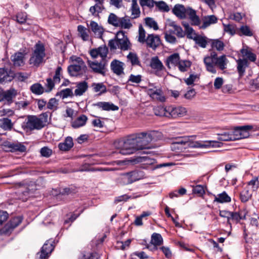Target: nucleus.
Segmentation results:
<instances>
[{"label": "nucleus", "mask_w": 259, "mask_h": 259, "mask_svg": "<svg viewBox=\"0 0 259 259\" xmlns=\"http://www.w3.org/2000/svg\"><path fill=\"white\" fill-rule=\"evenodd\" d=\"M162 133L157 131H151L148 132L137 133L134 136L138 150L149 149L152 148L150 144L152 141H156L162 138Z\"/></svg>", "instance_id": "f257e3e1"}, {"label": "nucleus", "mask_w": 259, "mask_h": 259, "mask_svg": "<svg viewBox=\"0 0 259 259\" xmlns=\"http://www.w3.org/2000/svg\"><path fill=\"white\" fill-rule=\"evenodd\" d=\"M206 70L211 73H217L215 66L222 70L227 68L228 60L225 55L218 57L217 53L212 51L209 55L205 57L203 59Z\"/></svg>", "instance_id": "f03ea898"}, {"label": "nucleus", "mask_w": 259, "mask_h": 259, "mask_svg": "<svg viewBox=\"0 0 259 259\" xmlns=\"http://www.w3.org/2000/svg\"><path fill=\"white\" fill-rule=\"evenodd\" d=\"M46 57L45 48L40 41L37 42L34 46L33 51L29 60L30 65L38 67L45 62Z\"/></svg>", "instance_id": "7ed1b4c3"}, {"label": "nucleus", "mask_w": 259, "mask_h": 259, "mask_svg": "<svg viewBox=\"0 0 259 259\" xmlns=\"http://www.w3.org/2000/svg\"><path fill=\"white\" fill-rule=\"evenodd\" d=\"M25 128L30 130H40L44 127L48 121V114L47 112L41 114L39 117L29 115L26 120Z\"/></svg>", "instance_id": "20e7f679"}, {"label": "nucleus", "mask_w": 259, "mask_h": 259, "mask_svg": "<svg viewBox=\"0 0 259 259\" xmlns=\"http://www.w3.org/2000/svg\"><path fill=\"white\" fill-rule=\"evenodd\" d=\"M114 146L118 150V152L122 155H130L138 151L134 137L116 141Z\"/></svg>", "instance_id": "39448f33"}, {"label": "nucleus", "mask_w": 259, "mask_h": 259, "mask_svg": "<svg viewBox=\"0 0 259 259\" xmlns=\"http://www.w3.org/2000/svg\"><path fill=\"white\" fill-rule=\"evenodd\" d=\"M108 22L114 27L124 29H130L132 24L130 19L127 17H119L114 13H110L108 16Z\"/></svg>", "instance_id": "423d86ee"}, {"label": "nucleus", "mask_w": 259, "mask_h": 259, "mask_svg": "<svg viewBox=\"0 0 259 259\" xmlns=\"http://www.w3.org/2000/svg\"><path fill=\"white\" fill-rule=\"evenodd\" d=\"M189 137L188 142L186 144V146L194 148L208 149L210 148L220 147L222 143L217 141H190Z\"/></svg>", "instance_id": "0eeeda50"}, {"label": "nucleus", "mask_w": 259, "mask_h": 259, "mask_svg": "<svg viewBox=\"0 0 259 259\" xmlns=\"http://www.w3.org/2000/svg\"><path fill=\"white\" fill-rule=\"evenodd\" d=\"M88 64L89 67L92 69V72L103 76L105 75L107 71L106 66L107 65L106 59H102V60L100 62L88 60Z\"/></svg>", "instance_id": "6e6552de"}, {"label": "nucleus", "mask_w": 259, "mask_h": 259, "mask_svg": "<svg viewBox=\"0 0 259 259\" xmlns=\"http://www.w3.org/2000/svg\"><path fill=\"white\" fill-rule=\"evenodd\" d=\"M22 221V218L21 217H16L12 218L0 230V234L10 235L14 229L21 223Z\"/></svg>", "instance_id": "1a4fd4ad"}, {"label": "nucleus", "mask_w": 259, "mask_h": 259, "mask_svg": "<svg viewBox=\"0 0 259 259\" xmlns=\"http://www.w3.org/2000/svg\"><path fill=\"white\" fill-rule=\"evenodd\" d=\"M166 29L165 31L176 34L178 37H183L185 36L182 28L175 21L168 20L166 24Z\"/></svg>", "instance_id": "9d476101"}, {"label": "nucleus", "mask_w": 259, "mask_h": 259, "mask_svg": "<svg viewBox=\"0 0 259 259\" xmlns=\"http://www.w3.org/2000/svg\"><path fill=\"white\" fill-rule=\"evenodd\" d=\"M252 129L253 126L251 125L236 127L233 132L235 140L248 137L249 136V131Z\"/></svg>", "instance_id": "9b49d317"}, {"label": "nucleus", "mask_w": 259, "mask_h": 259, "mask_svg": "<svg viewBox=\"0 0 259 259\" xmlns=\"http://www.w3.org/2000/svg\"><path fill=\"white\" fill-rule=\"evenodd\" d=\"M147 93L150 97L154 100L160 102H164L165 101V98L162 90L152 84L149 85Z\"/></svg>", "instance_id": "f8f14e48"}, {"label": "nucleus", "mask_w": 259, "mask_h": 259, "mask_svg": "<svg viewBox=\"0 0 259 259\" xmlns=\"http://www.w3.org/2000/svg\"><path fill=\"white\" fill-rule=\"evenodd\" d=\"M145 178L144 172L142 170H134L123 175V179L127 184H132L134 182Z\"/></svg>", "instance_id": "ddd939ff"}, {"label": "nucleus", "mask_w": 259, "mask_h": 259, "mask_svg": "<svg viewBox=\"0 0 259 259\" xmlns=\"http://www.w3.org/2000/svg\"><path fill=\"white\" fill-rule=\"evenodd\" d=\"M67 70L71 76H77L87 73L88 68L86 65L72 64L68 67Z\"/></svg>", "instance_id": "4468645a"}, {"label": "nucleus", "mask_w": 259, "mask_h": 259, "mask_svg": "<svg viewBox=\"0 0 259 259\" xmlns=\"http://www.w3.org/2000/svg\"><path fill=\"white\" fill-rule=\"evenodd\" d=\"M188 137H183L175 139L170 146L171 150L176 152L183 150L185 148L186 144L188 142Z\"/></svg>", "instance_id": "2eb2a0df"}, {"label": "nucleus", "mask_w": 259, "mask_h": 259, "mask_svg": "<svg viewBox=\"0 0 259 259\" xmlns=\"http://www.w3.org/2000/svg\"><path fill=\"white\" fill-rule=\"evenodd\" d=\"M15 76V73L11 69L0 68V83L4 84L11 81Z\"/></svg>", "instance_id": "dca6fc26"}, {"label": "nucleus", "mask_w": 259, "mask_h": 259, "mask_svg": "<svg viewBox=\"0 0 259 259\" xmlns=\"http://www.w3.org/2000/svg\"><path fill=\"white\" fill-rule=\"evenodd\" d=\"M108 52V48L103 46L91 50L90 54L93 59L97 58L98 56L101 57L102 59H106Z\"/></svg>", "instance_id": "f3484780"}, {"label": "nucleus", "mask_w": 259, "mask_h": 259, "mask_svg": "<svg viewBox=\"0 0 259 259\" xmlns=\"http://www.w3.org/2000/svg\"><path fill=\"white\" fill-rule=\"evenodd\" d=\"M186 109L183 107H168V118L182 117L186 114Z\"/></svg>", "instance_id": "a211bd4d"}, {"label": "nucleus", "mask_w": 259, "mask_h": 259, "mask_svg": "<svg viewBox=\"0 0 259 259\" xmlns=\"http://www.w3.org/2000/svg\"><path fill=\"white\" fill-rule=\"evenodd\" d=\"M187 17H189L192 25L198 26L200 24L201 21L199 17L196 15L195 10L189 7L186 8L185 12V18Z\"/></svg>", "instance_id": "6ab92c4d"}, {"label": "nucleus", "mask_w": 259, "mask_h": 259, "mask_svg": "<svg viewBox=\"0 0 259 259\" xmlns=\"http://www.w3.org/2000/svg\"><path fill=\"white\" fill-rule=\"evenodd\" d=\"M89 28L93 32L95 36L97 38H101L104 32V28L101 25H99L96 22L91 21L89 25H88Z\"/></svg>", "instance_id": "aec40b11"}, {"label": "nucleus", "mask_w": 259, "mask_h": 259, "mask_svg": "<svg viewBox=\"0 0 259 259\" xmlns=\"http://www.w3.org/2000/svg\"><path fill=\"white\" fill-rule=\"evenodd\" d=\"M124 63L116 59L113 60L110 64L111 70L117 75H120L124 73Z\"/></svg>", "instance_id": "412c9836"}, {"label": "nucleus", "mask_w": 259, "mask_h": 259, "mask_svg": "<svg viewBox=\"0 0 259 259\" xmlns=\"http://www.w3.org/2000/svg\"><path fill=\"white\" fill-rule=\"evenodd\" d=\"M145 42L149 47L155 49L160 45L161 41L158 35L151 34L148 35Z\"/></svg>", "instance_id": "4be33fe9"}, {"label": "nucleus", "mask_w": 259, "mask_h": 259, "mask_svg": "<svg viewBox=\"0 0 259 259\" xmlns=\"http://www.w3.org/2000/svg\"><path fill=\"white\" fill-rule=\"evenodd\" d=\"M52 241L48 240L44 244L41 248V252L39 254V259H45L49 253H50L54 249V246L52 245Z\"/></svg>", "instance_id": "5701e85b"}, {"label": "nucleus", "mask_w": 259, "mask_h": 259, "mask_svg": "<svg viewBox=\"0 0 259 259\" xmlns=\"http://www.w3.org/2000/svg\"><path fill=\"white\" fill-rule=\"evenodd\" d=\"M25 54L22 52H17L11 57L12 61L15 66H21L24 64Z\"/></svg>", "instance_id": "b1692460"}, {"label": "nucleus", "mask_w": 259, "mask_h": 259, "mask_svg": "<svg viewBox=\"0 0 259 259\" xmlns=\"http://www.w3.org/2000/svg\"><path fill=\"white\" fill-rule=\"evenodd\" d=\"M95 105L105 111H116L119 109L117 106L108 102H99L97 103Z\"/></svg>", "instance_id": "393cba45"}, {"label": "nucleus", "mask_w": 259, "mask_h": 259, "mask_svg": "<svg viewBox=\"0 0 259 259\" xmlns=\"http://www.w3.org/2000/svg\"><path fill=\"white\" fill-rule=\"evenodd\" d=\"M217 22L218 18L213 15L205 16L202 18V25L200 26V28L205 29L210 25L217 23Z\"/></svg>", "instance_id": "a878e982"}, {"label": "nucleus", "mask_w": 259, "mask_h": 259, "mask_svg": "<svg viewBox=\"0 0 259 259\" xmlns=\"http://www.w3.org/2000/svg\"><path fill=\"white\" fill-rule=\"evenodd\" d=\"M78 35L83 41L91 40L90 30L84 26L79 25L77 26Z\"/></svg>", "instance_id": "bb28decb"}, {"label": "nucleus", "mask_w": 259, "mask_h": 259, "mask_svg": "<svg viewBox=\"0 0 259 259\" xmlns=\"http://www.w3.org/2000/svg\"><path fill=\"white\" fill-rule=\"evenodd\" d=\"M180 60L179 54L178 53H174L167 57L166 65L169 68H170L171 67L177 66Z\"/></svg>", "instance_id": "cd10ccee"}, {"label": "nucleus", "mask_w": 259, "mask_h": 259, "mask_svg": "<svg viewBox=\"0 0 259 259\" xmlns=\"http://www.w3.org/2000/svg\"><path fill=\"white\" fill-rule=\"evenodd\" d=\"M73 145L72 138L71 137H67L63 142L59 144L58 148L61 151H66L72 148Z\"/></svg>", "instance_id": "c85d7f7f"}, {"label": "nucleus", "mask_w": 259, "mask_h": 259, "mask_svg": "<svg viewBox=\"0 0 259 259\" xmlns=\"http://www.w3.org/2000/svg\"><path fill=\"white\" fill-rule=\"evenodd\" d=\"M87 120V116L84 114H81L72 122L71 125L74 128H79L84 126Z\"/></svg>", "instance_id": "c756f323"}, {"label": "nucleus", "mask_w": 259, "mask_h": 259, "mask_svg": "<svg viewBox=\"0 0 259 259\" xmlns=\"http://www.w3.org/2000/svg\"><path fill=\"white\" fill-rule=\"evenodd\" d=\"M88 84L85 81H82L78 83L76 85V89L74 91V95L76 96H82L88 90Z\"/></svg>", "instance_id": "7c9ffc66"}, {"label": "nucleus", "mask_w": 259, "mask_h": 259, "mask_svg": "<svg viewBox=\"0 0 259 259\" xmlns=\"http://www.w3.org/2000/svg\"><path fill=\"white\" fill-rule=\"evenodd\" d=\"M186 8L182 5H176L172 9L174 14L181 19L185 18Z\"/></svg>", "instance_id": "2f4dec72"}, {"label": "nucleus", "mask_w": 259, "mask_h": 259, "mask_svg": "<svg viewBox=\"0 0 259 259\" xmlns=\"http://www.w3.org/2000/svg\"><path fill=\"white\" fill-rule=\"evenodd\" d=\"M14 123L9 118L0 119V127L4 131H10L13 128Z\"/></svg>", "instance_id": "473e14b6"}, {"label": "nucleus", "mask_w": 259, "mask_h": 259, "mask_svg": "<svg viewBox=\"0 0 259 259\" xmlns=\"http://www.w3.org/2000/svg\"><path fill=\"white\" fill-rule=\"evenodd\" d=\"M214 202L220 203H228L231 202V197L227 194L225 191L218 194V195H214Z\"/></svg>", "instance_id": "72a5a7b5"}, {"label": "nucleus", "mask_w": 259, "mask_h": 259, "mask_svg": "<svg viewBox=\"0 0 259 259\" xmlns=\"http://www.w3.org/2000/svg\"><path fill=\"white\" fill-rule=\"evenodd\" d=\"M237 71L240 76H242L245 71L246 67L248 66V61L246 59H239L237 60Z\"/></svg>", "instance_id": "f704fd0d"}, {"label": "nucleus", "mask_w": 259, "mask_h": 259, "mask_svg": "<svg viewBox=\"0 0 259 259\" xmlns=\"http://www.w3.org/2000/svg\"><path fill=\"white\" fill-rule=\"evenodd\" d=\"M131 16L133 19H136L140 17L141 12L140 7L137 3V0H132L131 8Z\"/></svg>", "instance_id": "c9c22d12"}, {"label": "nucleus", "mask_w": 259, "mask_h": 259, "mask_svg": "<svg viewBox=\"0 0 259 259\" xmlns=\"http://www.w3.org/2000/svg\"><path fill=\"white\" fill-rule=\"evenodd\" d=\"M151 243L154 245L155 249H157V246L163 243V238L161 235L159 233H153L151 236Z\"/></svg>", "instance_id": "e433bc0d"}, {"label": "nucleus", "mask_w": 259, "mask_h": 259, "mask_svg": "<svg viewBox=\"0 0 259 259\" xmlns=\"http://www.w3.org/2000/svg\"><path fill=\"white\" fill-rule=\"evenodd\" d=\"M92 88L95 93H98L99 95H101L107 92V88L103 83H93L92 84Z\"/></svg>", "instance_id": "4c0bfd02"}, {"label": "nucleus", "mask_w": 259, "mask_h": 259, "mask_svg": "<svg viewBox=\"0 0 259 259\" xmlns=\"http://www.w3.org/2000/svg\"><path fill=\"white\" fill-rule=\"evenodd\" d=\"M183 26L184 27L187 38L193 40L197 35L194 29L190 27L189 24L187 23H184Z\"/></svg>", "instance_id": "58836bf2"}, {"label": "nucleus", "mask_w": 259, "mask_h": 259, "mask_svg": "<svg viewBox=\"0 0 259 259\" xmlns=\"http://www.w3.org/2000/svg\"><path fill=\"white\" fill-rule=\"evenodd\" d=\"M155 115L159 116H165L168 117V107L166 108L162 106H158L153 109Z\"/></svg>", "instance_id": "ea45409f"}, {"label": "nucleus", "mask_w": 259, "mask_h": 259, "mask_svg": "<svg viewBox=\"0 0 259 259\" xmlns=\"http://www.w3.org/2000/svg\"><path fill=\"white\" fill-rule=\"evenodd\" d=\"M127 60L132 66H140V61L137 55L133 52H130L127 56Z\"/></svg>", "instance_id": "a19ab883"}, {"label": "nucleus", "mask_w": 259, "mask_h": 259, "mask_svg": "<svg viewBox=\"0 0 259 259\" xmlns=\"http://www.w3.org/2000/svg\"><path fill=\"white\" fill-rule=\"evenodd\" d=\"M150 66L152 69L157 71H160L164 68L162 62L157 57H154L151 59Z\"/></svg>", "instance_id": "79ce46f5"}, {"label": "nucleus", "mask_w": 259, "mask_h": 259, "mask_svg": "<svg viewBox=\"0 0 259 259\" xmlns=\"http://www.w3.org/2000/svg\"><path fill=\"white\" fill-rule=\"evenodd\" d=\"M252 196V193L249 191L248 188H245L240 194V198L242 202L248 201Z\"/></svg>", "instance_id": "37998d69"}, {"label": "nucleus", "mask_w": 259, "mask_h": 259, "mask_svg": "<svg viewBox=\"0 0 259 259\" xmlns=\"http://www.w3.org/2000/svg\"><path fill=\"white\" fill-rule=\"evenodd\" d=\"M191 62L189 60H180L178 67L181 72H186L191 66Z\"/></svg>", "instance_id": "c03bdc74"}, {"label": "nucleus", "mask_w": 259, "mask_h": 259, "mask_svg": "<svg viewBox=\"0 0 259 259\" xmlns=\"http://www.w3.org/2000/svg\"><path fill=\"white\" fill-rule=\"evenodd\" d=\"M242 56L249 60L254 62L256 60V55L247 49L243 48L240 51Z\"/></svg>", "instance_id": "a18cd8bd"}, {"label": "nucleus", "mask_w": 259, "mask_h": 259, "mask_svg": "<svg viewBox=\"0 0 259 259\" xmlns=\"http://www.w3.org/2000/svg\"><path fill=\"white\" fill-rule=\"evenodd\" d=\"M206 39V37L197 34L193 40H194L195 43L200 47L205 48L207 44Z\"/></svg>", "instance_id": "49530a36"}, {"label": "nucleus", "mask_w": 259, "mask_h": 259, "mask_svg": "<svg viewBox=\"0 0 259 259\" xmlns=\"http://www.w3.org/2000/svg\"><path fill=\"white\" fill-rule=\"evenodd\" d=\"M218 140L222 141H228L235 140L233 134H230L228 133L224 132L221 134H218Z\"/></svg>", "instance_id": "de8ad7c7"}, {"label": "nucleus", "mask_w": 259, "mask_h": 259, "mask_svg": "<svg viewBox=\"0 0 259 259\" xmlns=\"http://www.w3.org/2000/svg\"><path fill=\"white\" fill-rule=\"evenodd\" d=\"M211 47L218 51H222L224 49L225 44L219 39H213L211 41Z\"/></svg>", "instance_id": "09e8293b"}, {"label": "nucleus", "mask_w": 259, "mask_h": 259, "mask_svg": "<svg viewBox=\"0 0 259 259\" xmlns=\"http://www.w3.org/2000/svg\"><path fill=\"white\" fill-rule=\"evenodd\" d=\"M59 101L55 98L49 100L47 104V108L53 111H56L58 108Z\"/></svg>", "instance_id": "8fccbe9b"}, {"label": "nucleus", "mask_w": 259, "mask_h": 259, "mask_svg": "<svg viewBox=\"0 0 259 259\" xmlns=\"http://www.w3.org/2000/svg\"><path fill=\"white\" fill-rule=\"evenodd\" d=\"M104 9V7L103 4H96L94 6H92L90 8V12L92 13V14L94 16H97L98 14L99 13H101L102 11Z\"/></svg>", "instance_id": "3c124183"}, {"label": "nucleus", "mask_w": 259, "mask_h": 259, "mask_svg": "<svg viewBox=\"0 0 259 259\" xmlns=\"http://www.w3.org/2000/svg\"><path fill=\"white\" fill-rule=\"evenodd\" d=\"M136 161L138 163L143 162L145 164L151 165L153 164L155 160L150 158L148 156L138 157L136 159Z\"/></svg>", "instance_id": "603ef678"}, {"label": "nucleus", "mask_w": 259, "mask_h": 259, "mask_svg": "<svg viewBox=\"0 0 259 259\" xmlns=\"http://www.w3.org/2000/svg\"><path fill=\"white\" fill-rule=\"evenodd\" d=\"M26 150V147L20 143H13L12 148L9 150L11 152L19 151L21 152H25Z\"/></svg>", "instance_id": "864d4df0"}, {"label": "nucleus", "mask_w": 259, "mask_h": 259, "mask_svg": "<svg viewBox=\"0 0 259 259\" xmlns=\"http://www.w3.org/2000/svg\"><path fill=\"white\" fill-rule=\"evenodd\" d=\"M193 193L198 195L199 196H203L205 194L204 187L201 185L193 186Z\"/></svg>", "instance_id": "5fc2aeb1"}, {"label": "nucleus", "mask_w": 259, "mask_h": 259, "mask_svg": "<svg viewBox=\"0 0 259 259\" xmlns=\"http://www.w3.org/2000/svg\"><path fill=\"white\" fill-rule=\"evenodd\" d=\"M16 95V91L13 89L3 92L4 99L8 101H11Z\"/></svg>", "instance_id": "6e6d98bb"}, {"label": "nucleus", "mask_w": 259, "mask_h": 259, "mask_svg": "<svg viewBox=\"0 0 259 259\" xmlns=\"http://www.w3.org/2000/svg\"><path fill=\"white\" fill-rule=\"evenodd\" d=\"M31 92L37 95H40L44 93V88L39 83H35L30 88Z\"/></svg>", "instance_id": "4d7b16f0"}, {"label": "nucleus", "mask_w": 259, "mask_h": 259, "mask_svg": "<svg viewBox=\"0 0 259 259\" xmlns=\"http://www.w3.org/2000/svg\"><path fill=\"white\" fill-rule=\"evenodd\" d=\"M239 32L241 34L240 35H243L245 36H251L253 35V33L250 28L247 25H242L239 28Z\"/></svg>", "instance_id": "13d9d810"}, {"label": "nucleus", "mask_w": 259, "mask_h": 259, "mask_svg": "<svg viewBox=\"0 0 259 259\" xmlns=\"http://www.w3.org/2000/svg\"><path fill=\"white\" fill-rule=\"evenodd\" d=\"M118 41L119 49L123 51L127 50L128 49L130 42L128 38L118 40Z\"/></svg>", "instance_id": "bf43d9fd"}, {"label": "nucleus", "mask_w": 259, "mask_h": 259, "mask_svg": "<svg viewBox=\"0 0 259 259\" xmlns=\"http://www.w3.org/2000/svg\"><path fill=\"white\" fill-rule=\"evenodd\" d=\"M146 32L141 25L139 27V35H138V40L141 43H144L146 41Z\"/></svg>", "instance_id": "052dcab7"}, {"label": "nucleus", "mask_w": 259, "mask_h": 259, "mask_svg": "<svg viewBox=\"0 0 259 259\" xmlns=\"http://www.w3.org/2000/svg\"><path fill=\"white\" fill-rule=\"evenodd\" d=\"M146 25L151 28H153L154 30H156L158 29V26L157 22L151 18H146L145 19Z\"/></svg>", "instance_id": "680f3d73"}, {"label": "nucleus", "mask_w": 259, "mask_h": 259, "mask_svg": "<svg viewBox=\"0 0 259 259\" xmlns=\"http://www.w3.org/2000/svg\"><path fill=\"white\" fill-rule=\"evenodd\" d=\"M140 196H134L133 197L131 196H128L126 194L122 195L118 197H115L114 199V202L117 204L122 201H126L129 199L136 198L140 197Z\"/></svg>", "instance_id": "e2e57ef3"}, {"label": "nucleus", "mask_w": 259, "mask_h": 259, "mask_svg": "<svg viewBox=\"0 0 259 259\" xmlns=\"http://www.w3.org/2000/svg\"><path fill=\"white\" fill-rule=\"evenodd\" d=\"M248 186H251L253 191H256L259 187L258 179L257 177H254L248 183Z\"/></svg>", "instance_id": "0e129e2a"}, {"label": "nucleus", "mask_w": 259, "mask_h": 259, "mask_svg": "<svg viewBox=\"0 0 259 259\" xmlns=\"http://www.w3.org/2000/svg\"><path fill=\"white\" fill-rule=\"evenodd\" d=\"M164 38L165 40L170 44H174L177 42V39L176 37L168 32L165 31L164 32Z\"/></svg>", "instance_id": "69168bd1"}, {"label": "nucleus", "mask_w": 259, "mask_h": 259, "mask_svg": "<svg viewBox=\"0 0 259 259\" xmlns=\"http://www.w3.org/2000/svg\"><path fill=\"white\" fill-rule=\"evenodd\" d=\"M60 95L62 99H65L68 97H72L73 95V94L70 89L67 88L62 90L60 92Z\"/></svg>", "instance_id": "338daca9"}, {"label": "nucleus", "mask_w": 259, "mask_h": 259, "mask_svg": "<svg viewBox=\"0 0 259 259\" xmlns=\"http://www.w3.org/2000/svg\"><path fill=\"white\" fill-rule=\"evenodd\" d=\"M40 153L41 156L45 157H49L52 154V150L48 147H44L41 148Z\"/></svg>", "instance_id": "774afa93"}]
</instances>
